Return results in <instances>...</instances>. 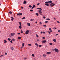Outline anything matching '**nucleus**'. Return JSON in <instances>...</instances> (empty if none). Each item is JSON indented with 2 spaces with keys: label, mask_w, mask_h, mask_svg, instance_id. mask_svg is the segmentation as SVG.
I'll return each instance as SVG.
<instances>
[{
  "label": "nucleus",
  "mask_w": 60,
  "mask_h": 60,
  "mask_svg": "<svg viewBox=\"0 0 60 60\" xmlns=\"http://www.w3.org/2000/svg\"><path fill=\"white\" fill-rule=\"evenodd\" d=\"M49 44L50 45H52V43H49Z\"/></svg>",
  "instance_id": "72a5a7b5"
},
{
  "label": "nucleus",
  "mask_w": 60,
  "mask_h": 60,
  "mask_svg": "<svg viewBox=\"0 0 60 60\" xmlns=\"http://www.w3.org/2000/svg\"><path fill=\"white\" fill-rule=\"evenodd\" d=\"M58 32H60V30H58Z\"/></svg>",
  "instance_id": "338daca9"
},
{
  "label": "nucleus",
  "mask_w": 60,
  "mask_h": 60,
  "mask_svg": "<svg viewBox=\"0 0 60 60\" xmlns=\"http://www.w3.org/2000/svg\"><path fill=\"white\" fill-rule=\"evenodd\" d=\"M47 20H50V19L49 18H47L46 19Z\"/></svg>",
  "instance_id": "b1692460"
},
{
  "label": "nucleus",
  "mask_w": 60,
  "mask_h": 60,
  "mask_svg": "<svg viewBox=\"0 0 60 60\" xmlns=\"http://www.w3.org/2000/svg\"><path fill=\"white\" fill-rule=\"evenodd\" d=\"M43 18L44 19H45L46 18V17H45V16H44L43 17Z\"/></svg>",
  "instance_id": "8fccbe9b"
},
{
  "label": "nucleus",
  "mask_w": 60,
  "mask_h": 60,
  "mask_svg": "<svg viewBox=\"0 0 60 60\" xmlns=\"http://www.w3.org/2000/svg\"><path fill=\"white\" fill-rule=\"evenodd\" d=\"M29 7L30 8H31V7H32V6H31V5H30L29 6Z\"/></svg>",
  "instance_id": "a878e982"
},
{
  "label": "nucleus",
  "mask_w": 60,
  "mask_h": 60,
  "mask_svg": "<svg viewBox=\"0 0 60 60\" xmlns=\"http://www.w3.org/2000/svg\"><path fill=\"white\" fill-rule=\"evenodd\" d=\"M35 5H34L33 6V7L34 8V7H35Z\"/></svg>",
  "instance_id": "c9c22d12"
},
{
  "label": "nucleus",
  "mask_w": 60,
  "mask_h": 60,
  "mask_svg": "<svg viewBox=\"0 0 60 60\" xmlns=\"http://www.w3.org/2000/svg\"><path fill=\"white\" fill-rule=\"evenodd\" d=\"M49 2V4H50V3H52V1L51 0L48 1Z\"/></svg>",
  "instance_id": "a211bd4d"
},
{
  "label": "nucleus",
  "mask_w": 60,
  "mask_h": 60,
  "mask_svg": "<svg viewBox=\"0 0 60 60\" xmlns=\"http://www.w3.org/2000/svg\"><path fill=\"white\" fill-rule=\"evenodd\" d=\"M58 35V34H56L55 35L56 36H57V35Z\"/></svg>",
  "instance_id": "864d4df0"
},
{
  "label": "nucleus",
  "mask_w": 60,
  "mask_h": 60,
  "mask_svg": "<svg viewBox=\"0 0 60 60\" xmlns=\"http://www.w3.org/2000/svg\"><path fill=\"white\" fill-rule=\"evenodd\" d=\"M12 40L13 41H15V39H12Z\"/></svg>",
  "instance_id": "79ce46f5"
},
{
  "label": "nucleus",
  "mask_w": 60,
  "mask_h": 60,
  "mask_svg": "<svg viewBox=\"0 0 60 60\" xmlns=\"http://www.w3.org/2000/svg\"><path fill=\"white\" fill-rule=\"evenodd\" d=\"M39 11H42V9H39L38 10Z\"/></svg>",
  "instance_id": "cd10ccee"
},
{
  "label": "nucleus",
  "mask_w": 60,
  "mask_h": 60,
  "mask_svg": "<svg viewBox=\"0 0 60 60\" xmlns=\"http://www.w3.org/2000/svg\"><path fill=\"white\" fill-rule=\"evenodd\" d=\"M32 56H33V57H34V54H32Z\"/></svg>",
  "instance_id": "393cba45"
},
{
  "label": "nucleus",
  "mask_w": 60,
  "mask_h": 60,
  "mask_svg": "<svg viewBox=\"0 0 60 60\" xmlns=\"http://www.w3.org/2000/svg\"><path fill=\"white\" fill-rule=\"evenodd\" d=\"M27 3V2L25 0L24 1V2H23V4H26V3Z\"/></svg>",
  "instance_id": "f8f14e48"
},
{
  "label": "nucleus",
  "mask_w": 60,
  "mask_h": 60,
  "mask_svg": "<svg viewBox=\"0 0 60 60\" xmlns=\"http://www.w3.org/2000/svg\"><path fill=\"white\" fill-rule=\"evenodd\" d=\"M57 22L58 23H60V22H59V21H57Z\"/></svg>",
  "instance_id": "09e8293b"
},
{
  "label": "nucleus",
  "mask_w": 60,
  "mask_h": 60,
  "mask_svg": "<svg viewBox=\"0 0 60 60\" xmlns=\"http://www.w3.org/2000/svg\"><path fill=\"white\" fill-rule=\"evenodd\" d=\"M49 32H53V31L52 30H50L49 31Z\"/></svg>",
  "instance_id": "603ef678"
},
{
  "label": "nucleus",
  "mask_w": 60,
  "mask_h": 60,
  "mask_svg": "<svg viewBox=\"0 0 60 60\" xmlns=\"http://www.w3.org/2000/svg\"><path fill=\"white\" fill-rule=\"evenodd\" d=\"M27 25L28 26H30V24L29 23H27Z\"/></svg>",
  "instance_id": "dca6fc26"
},
{
  "label": "nucleus",
  "mask_w": 60,
  "mask_h": 60,
  "mask_svg": "<svg viewBox=\"0 0 60 60\" xmlns=\"http://www.w3.org/2000/svg\"><path fill=\"white\" fill-rule=\"evenodd\" d=\"M45 5H46L47 6H49V4H45Z\"/></svg>",
  "instance_id": "f3484780"
},
{
  "label": "nucleus",
  "mask_w": 60,
  "mask_h": 60,
  "mask_svg": "<svg viewBox=\"0 0 60 60\" xmlns=\"http://www.w3.org/2000/svg\"><path fill=\"white\" fill-rule=\"evenodd\" d=\"M4 43H7V41L6 40H4Z\"/></svg>",
  "instance_id": "9d476101"
},
{
  "label": "nucleus",
  "mask_w": 60,
  "mask_h": 60,
  "mask_svg": "<svg viewBox=\"0 0 60 60\" xmlns=\"http://www.w3.org/2000/svg\"><path fill=\"white\" fill-rule=\"evenodd\" d=\"M48 33H49V34H51V33L49 31H48Z\"/></svg>",
  "instance_id": "680f3d73"
},
{
  "label": "nucleus",
  "mask_w": 60,
  "mask_h": 60,
  "mask_svg": "<svg viewBox=\"0 0 60 60\" xmlns=\"http://www.w3.org/2000/svg\"><path fill=\"white\" fill-rule=\"evenodd\" d=\"M34 8L33 7H32L31 8V9H34Z\"/></svg>",
  "instance_id": "0e129e2a"
},
{
  "label": "nucleus",
  "mask_w": 60,
  "mask_h": 60,
  "mask_svg": "<svg viewBox=\"0 0 60 60\" xmlns=\"http://www.w3.org/2000/svg\"><path fill=\"white\" fill-rule=\"evenodd\" d=\"M28 46H32V44H28Z\"/></svg>",
  "instance_id": "4be33fe9"
},
{
  "label": "nucleus",
  "mask_w": 60,
  "mask_h": 60,
  "mask_svg": "<svg viewBox=\"0 0 60 60\" xmlns=\"http://www.w3.org/2000/svg\"><path fill=\"white\" fill-rule=\"evenodd\" d=\"M29 30H27L25 32L26 34H28V33H29Z\"/></svg>",
  "instance_id": "20e7f679"
},
{
  "label": "nucleus",
  "mask_w": 60,
  "mask_h": 60,
  "mask_svg": "<svg viewBox=\"0 0 60 60\" xmlns=\"http://www.w3.org/2000/svg\"><path fill=\"white\" fill-rule=\"evenodd\" d=\"M35 45L37 46V47H38V44L36 43L35 44Z\"/></svg>",
  "instance_id": "aec40b11"
},
{
  "label": "nucleus",
  "mask_w": 60,
  "mask_h": 60,
  "mask_svg": "<svg viewBox=\"0 0 60 60\" xmlns=\"http://www.w3.org/2000/svg\"><path fill=\"white\" fill-rule=\"evenodd\" d=\"M11 48L12 50H13V49H14V48H13V47H11Z\"/></svg>",
  "instance_id": "412c9836"
},
{
  "label": "nucleus",
  "mask_w": 60,
  "mask_h": 60,
  "mask_svg": "<svg viewBox=\"0 0 60 60\" xmlns=\"http://www.w3.org/2000/svg\"><path fill=\"white\" fill-rule=\"evenodd\" d=\"M40 33L41 34H42V33H43V32H42V31H41V32Z\"/></svg>",
  "instance_id": "5fc2aeb1"
},
{
  "label": "nucleus",
  "mask_w": 60,
  "mask_h": 60,
  "mask_svg": "<svg viewBox=\"0 0 60 60\" xmlns=\"http://www.w3.org/2000/svg\"><path fill=\"white\" fill-rule=\"evenodd\" d=\"M36 15V16H39V14L38 13H37L35 14Z\"/></svg>",
  "instance_id": "2eb2a0df"
},
{
  "label": "nucleus",
  "mask_w": 60,
  "mask_h": 60,
  "mask_svg": "<svg viewBox=\"0 0 60 60\" xmlns=\"http://www.w3.org/2000/svg\"><path fill=\"white\" fill-rule=\"evenodd\" d=\"M22 13H19L17 14V16H22Z\"/></svg>",
  "instance_id": "7ed1b4c3"
},
{
  "label": "nucleus",
  "mask_w": 60,
  "mask_h": 60,
  "mask_svg": "<svg viewBox=\"0 0 60 60\" xmlns=\"http://www.w3.org/2000/svg\"><path fill=\"white\" fill-rule=\"evenodd\" d=\"M11 36H14L15 35V33H12L11 34Z\"/></svg>",
  "instance_id": "0eeeda50"
},
{
  "label": "nucleus",
  "mask_w": 60,
  "mask_h": 60,
  "mask_svg": "<svg viewBox=\"0 0 60 60\" xmlns=\"http://www.w3.org/2000/svg\"><path fill=\"white\" fill-rule=\"evenodd\" d=\"M11 18L12 19H11V20L12 21H13V20L14 19V18L13 17H11Z\"/></svg>",
  "instance_id": "ddd939ff"
},
{
  "label": "nucleus",
  "mask_w": 60,
  "mask_h": 60,
  "mask_svg": "<svg viewBox=\"0 0 60 60\" xmlns=\"http://www.w3.org/2000/svg\"><path fill=\"white\" fill-rule=\"evenodd\" d=\"M21 33H22V34H23V31H22V30H21Z\"/></svg>",
  "instance_id": "473e14b6"
},
{
  "label": "nucleus",
  "mask_w": 60,
  "mask_h": 60,
  "mask_svg": "<svg viewBox=\"0 0 60 60\" xmlns=\"http://www.w3.org/2000/svg\"><path fill=\"white\" fill-rule=\"evenodd\" d=\"M49 30H51V28H50L49 29Z\"/></svg>",
  "instance_id": "4d7b16f0"
},
{
  "label": "nucleus",
  "mask_w": 60,
  "mask_h": 60,
  "mask_svg": "<svg viewBox=\"0 0 60 60\" xmlns=\"http://www.w3.org/2000/svg\"><path fill=\"white\" fill-rule=\"evenodd\" d=\"M37 23V21H36L35 22V23Z\"/></svg>",
  "instance_id": "774afa93"
},
{
  "label": "nucleus",
  "mask_w": 60,
  "mask_h": 60,
  "mask_svg": "<svg viewBox=\"0 0 60 60\" xmlns=\"http://www.w3.org/2000/svg\"><path fill=\"white\" fill-rule=\"evenodd\" d=\"M38 46L39 47H41L42 46V45H40Z\"/></svg>",
  "instance_id": "5701e85b"
},
{
  "label": "nucleus",
  "mask_w": 60,
  "mask_h": 60,
  "mask_svg": "<svg viewBox=\"0 0 60 60\" xmlns=\"http://www.w3.org/2000/svg\"><path fill=\"white\" fill-rule=\"evenodd\" d=\"M18 39L19 40H20V39H21V37H19L18 38Z\"/></svg>",
  "instance_id": "6ab92c4d"
},
{
  "label": "nucleus",
  "mask_w": 60,
  "mask_h": 60,
  "mask_svg": "<svg viewBox=\"0 0 60 60\" xmlns=\"http://www.w3.org/2000/svg\"><path fill=\"white\" fill-rule=\"evenodd\" d=\"M53 41L54 42H56V40L55 39H53Z\"/></svg>",
  "instance_id": "9b49d317"
},
{
  "label": "nucleus",
  "mask_w": 60,
  "mask_h": 60,
  "mask_svg": "<svg viewBox=\"0 0 60 60\" xmlns=\"http://www.w3.org/2000/svg\"><path fill=\"white\" fill-rule=\"evenodd\" d=\"M8 39L9 41H11V39L10 38H8Z\"/></svg>",
  "instance_id": "e433bc0d"
},
{
  "label": "nucleus",
  "mask_w": 60,
  "mask_h": 60,
  "mask_svg": "<svg viewBox=\"0 0 60 60\" xmlns=\"http://www.w3.org/2000/svg\"><path fill=\"white\" fill-rule=\"evenodd\" d=\"M54 50L55 52H56V53H58L59 52V50L56 48H55L54 49Z\"/></svg>",
  "instance_id": "f257e3e1"
},
{
  "label": "nucleus",
  "mask_w": 60,
  "mask_h": 60,
  "mask_svg": "<svg viewBox=\"0 0 60 60\" xmlns=\"http://www.w3.org/2000/svg\"><path fill=\"white\" fill-rule=\"evenodd\" d=\"M43 57H46V56H47L46 55L44 54L43 55Z\"/></svg>",
  "instance_id": "4468645a"
},
{
  "label": "nucleus",
  "mask_w": 60,
  "mask_h": 60,
  "mask_svg": "<svg viewBox=\"0 0 60 60\" xmlns=\"http://www.w3.org/2000/svg\"><path fill=\"white\" fill-rule=\"evenodd\" d=\"M34 20V19H31L30 20V21H33V20Z\"/></svg>",
  "instance_id": "3c124183"
},
{
  "label": "nucleus",
  "mask_w": 60,
  "mask_h": 60,
  "mask_svg": "<svg viewBox=\"0 0 60 60\" xmlns=\"http://www.w3.org/2000/svg\"><path fill=\"white\" fill-rule=\"evenodd\" d=\"M48 3H49V1L48 2H45V4H48Z\"/></svg>",
  "instance_id": "c756f323"
},
{
  "label": "nucleus",
  "mask_w": 60,
  "mask_h": 60,
  "mask_svg": "<svg viewBox=\"0 0 60 60\" xmlns=\"http://www.w3.org/2000/svg\"><path fill=\"white\" fill-rule=\"evenodd\" d=\"M36 36L38 38V37H39V36L37 35V34H36Z\"/></svg>",
  "instance_id": "c85d7f7f"
},
{
  "label": "nucleus",
  "mask_w": 60,
  "mask_h": 60,
  "mask_svg": "<svg viewBox=\"0 0 60 60\" xmlns=\"http://www.w3.org/2000/svg\"><path fill=\"white\" fill-rule=\"evenodd\" d=\"M21 8H22V9H23V7H21Z\"/></svg>",
  "instance_id": "13d9d810"
},
{
  "label": "nucleus",
  "mask_w": 60,
  "mask_h": 60,
  "mask_svg": "<svg viewBox=\"0 0 60 60\" xmlns=\"http://www.w3.org/2000/svg\"><path fill=\"white\" fill-rule=\"evenodd\" d=\"M39 24H40V25H41L42 24V22H39Z\"/></svg>",
  "instance_id": "58836bf2"
},
{
  "label": "nucleus",
  "mask_w": 60,
  "mask_h": 60,
  "mask_svg": "<svg viewBox=\"0 0 60 60\" xmlns=\"http://www.w3.org/2000/svg\"><path fill=\"white\" fill-rule=\"evenodd\" d=\"M20 34V33H18V34Z\"/></svg>",
  "instance_id": "052dcab7"
},
{
  "label": "nucleus",
  "mask_w": 60,
  "mask_h": 60,
  "mask_svg": "<svg viewBox=\"0 0 60 60\" xmlns=\"http://www.w3.org/2000/svg\"><path fill=\"white\" fill-rule=\"evenodd\" d=\"M43 39H45V38L44 37H43L42 38Z\"/></svg>",
  "instance_id": "6e6d98bb"
},
{
  "label": "nucleus",
  "mask_w": 60,
  "mask_h": 60,
  "mask_svg": "<svg viewBox=\"0 0 60 60\" xmlns=\"http://www.w3.org/2000/svg\"><path fill=\"white\" fill-rule=\"evenodd\" d=\"M45 33H46V32H45L44 31H43V34H45Z\"/></svg>",
  "instance_id": "a18cd8bd"
},
{
  "label": "nucleus",
  "mask_w": 60,
  "mask_h": 60,
  "mask_svg": "<svg viewBox=\"0 0 60 60\" xmlns=\"http://www.w3.org/2000/svg\"><path fill=\"white\" fill-rule=\"evenodd\" d=\"M37 41H40V40L39 39H37Z\"/></svg>",
  "instance_id": "bb28decb"
},
{
  "label": "nucleus",
  "mask_w": 60,
  "mask_h": 60,
  "mask_svg": "<svg viewBox=\"0 0 60 60\" xmlns=\"http://www.w3.org/2000/svg\"><path fill=\"white\" fill-rule=\"evenodd\" d=\"M47 41L46 40H44L42 41V43H46Z\"/></svg>",
  "instance_id": "6e6552de"
},
{
  "label": "nucleus",
  "mask_w": 60,
  "mask_h": 60,
  "mask_svg": "<svg viewBox=\"0 0 60 60\" xmlns=\"http://www.w3.org/2000/svg\"><path fill=\"white\" fill-rule=\"evenodd\" d=\"M39 12V14L40 15H42V12L41 11H38Z\"/></svg>",
  "instance_id": "39448f33"
},
{
  "label": "nucleus",
  "mask_w": 60,
  "mask_h": 60,
  "mask_svg": "<svg viewBox=\"0 0 60 60\" xmlns=\"http://www.w3.org/2000/svg\"><path fill=\"white\" fill-rule=\"evenodd\" d=\"M41 9V8H38L37 9Z\"/></svg>",
  "instance_id": "2f4dec72"
},
{
  "label": "nucleus",
  "mask_w": 60,
  "mask_h": 60,
  "mask_svg": "<svg viewBox=\"0 0 60 60\" xmlns=\"http://www.w3.org/2000/svg\"><path fill=\"white\" fill-rule=\"evenodd\" d=\"M54 29H56V28L55 27L54 28Z\"/></svg>",
  "instance_id": "69168bd1"
},
{
  "label": "nucleus",
  "mask_w": 60,
  "mask_h": 60,
  "mask_svg": "<svg viewBox=\"0 0 60 60\" xmlns=\"http://www.w3.org/2000/svg\"><path fill=\"white\" fill-rule=\"evenodd\" d=\"M5 55H7V53H5Z\"/></svg>",
  "instance_id": "de8ad7c7"
},
{
  "label": "nucleus",
  "mask_w": 60,
  "mask_h": 60,
  "mask_svg": "<svg viewBox=\"0 0 60 60\" xmlns=\"http://www.w3.org/2000/svg\"><path fill=\"white\" fill-rule=\"evenodd\" d=\"M53 4H54V3H51L50 4V5H51V6H54L55 5V4H53Z\"/></svg>",
  "instance_id": "423d86ee"
},
{
  "label": "nucleus",
  "mask_w": 60,
  "mask_h": 60,
  "mask_svg": "<svg viewBox=\"0 0 60 60\" xmlns=\"http://www.w3.org/2000/svg\"><path fill=\"white\" fill-rule=\"evenodd\" d=\"M12 12L11 11H10L9 12V13L10 14H11L12 13Z\"/></svg>",
  "instance_id": "4c0bfd02"
},
{
  "label": "nucleus",
  "mask_w": 60,
  "mask_h": 60,
  "mask_svg": "<svg viewBox=\"0 0 60 60\" xmlns=\"http://www.w3.org/2000/svg\"><path fill=\"white\" fill-rule=\"evenodd\" d=\"M24 44H24V43H22V47H24Z\"/></svg>",
  "instance_id": "7c9ffc66"
},
{
  "label": "nucleus",
  "mask_w": 60,
  "mask_h": 60,
  "mask_svg": "<svg viewBox=\"0 0 60 60\" xmlns=\"http://www.w3.org/2000/svg\"><path fill=\"white\" fill-rule=\"evenodd\" d=\"M10 42L11 43H12L13 42H12V40H11L10 41Z\"/></svg>",
  "instance_id": "37998d69"
},
{
  "label": "nucleus",
  "mask_w": 60,
  "mask_h": 60,
  "mask_svg": "<svg viewBox=\"0 0 60 60\" xmlns=\"http://www.w3.org/2000/svg\"><path fill=\"white\" fill-rule=\"evenodd\" d=\"M43 26H44V27H46V25H43Z\"/></svg>",
  "instance_id": "49530a36"
},
{
  "label": "nucleus",
  "mask_w": 60,
  "mask_h": 60,
  "mask_svg": "<svg viewBox=\"0 0 60 60\" xmlns=\"http://www.w3.org/2000/svg\"><path fill=\"white\" fill-rule=\"evenodd\" d=\"M46 54L48 55H50V54H51V52H48L46 53Z\"/></svg>",
  "instance_id": "1a4fd4ad"
},
{
  "label": "nucleus",
  "mask_w": 60,
  "mask_h": 60,
  "mask_svg": "<svg viewBox=\"0 0 60 60\" xmlns=\"http://www.w3.org/2000/svg\"><path fill=\"white\" fill-rule=\"evenodd\" d=\"M25 19V17H24L22 19Z\"/></svg>",
  "instance_id": "f704fd0d"
},
{
  "label": "nucleus",
  "mask_w": 60,
  "mask_h": 60,
  "mask_svg": "<svg viewBox=\"0 0 60 60\" xmlns=\"http://www.w3.org/2000/svg\"><path fill=\"white\" fill-rule=\"evenodd\" d=\"M54 19H55V20H56V18H54Z\"/></svg>",
  "instance_id": "bf43d9fd"
},
{
  "label": "nucleus",
  "mask_w": 60,
  "mask_h": 60,
  "mask_svg": "<svg viewBox=\"0 0 60 60\" xmlns=\"http://www.w3.org/2000/svg\"><path fill=\"white\" fill-rule=\"evenodd\" d=\"M19 23L20 24V26H19V28L20 29H21V28H22V27H21V22H19Z\"/></svg>",
  "instance_id": "f03ea898"
},
{
  "label": "nucleus",
  "mask_w": 60,
  "mask_h": 60,
  "mask_svg": "<svg viewBox=\"0 0 60 60\" xmlns=\"http://www.w3.org/2000/svg\"><path fill=\"white\" fill-rule=\"evenodd\" d=\"M48 21H46L45 22V23H48Z\"/></svg>",
  "instance_id": "ea45409f"
},
{
  "label": "nucleus",
  "mask_w": 60,
  "mask_h": 60,
  "mask_svg": "<svg viewBox=\"0 0 60 60\" xmlns=\"http://www.w3.org/2000/svg\"><path fill=\"white\" fill-rule=\"evenodd\" d=\"M30 11H33V10H30Z\"/></svg>",
  "instance_id": "a19ab883"
},
{
  "label": "nucleus",
  "mask_w": 60,
  "mask_h": 60,
  "mask_svg": "<svg viewBox=\"0 0 60 60\" xmlns=\"http://www.w3.org/2000/svg\"><path fill=\"white\" fill-rule=\"evenodd\" d=\"M1 56H3V55H1Z\"/></svg>",
  "instance_id": "e2e57ef3"
},
{
  "label": "nucleus",
  "mask_w": 60,
  "mask_h": 60,
  "mask_svg": "<svg viewBox=\"0 0 60 60\" xmlns=\"http://www.w3.org/2000/svg\"><path fill=\"white\" fill-rule=\"evenodd\" d=\"M40 5V3H38L37 4V5Z\"/></svg>",
  "instance_id": "c03bdc74"
}]
</instances>
